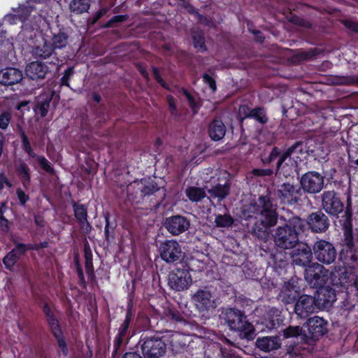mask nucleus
Returning <instances> with one entry per match:
<instances>
[{"instance_id": "60", "label": "nucleus", "mask_w": 358, "mask_h": 358, "mask_svg": "<svg viewBox=\"0 0 358 358\" xmlns=\"http://www.w3.org/2000/svg\"><path fill=\"white\" fill-rule=\"evenodd\" d=\"M202 78L203 83L208 85L213 92H215L217 90V85L215 78L208 73H203Z\"/></svg>"}, {"instance_id": "34", "label": "nucleus", "mask_w": 358, "mask_h": 358, "mask_svg": "<svg viewBox=\"0 0 358 358\" xmlns=\"http://www.w3.org/2000/svg\"><path fill=\"white\" fill-rule=\"evenodd\" d=\"M231 189V182L226 180L224 184L217 183L208 190V192L213 198L218 199L219 201L224 200L229 194Z\"/></svg>"}, {"instance_id": "58", "label": "nucleus", "mask_w": 358, "mask_h": 358, "mask_svg": "<svg viewBox=\"0 0 358 358\" xmlns=\"http://www.w3.org/2000/svg\"><path fill=\"white\" fill-rule=\"evenodd\" d=\"M152 71L153 76L155 80L165 90H169L170 87L169 85L165 82L160 75L158 68L155 66H152Z\"/></svg>"}, {"instance_id": "46", "label": "nucleus", "mask_w": 358, "mask_h": 358, "mask_svg": "<svg viewBox=\"0 0 358 358\" xmlns=\"http://www.w3.org/2000/svg\"><path fill=\"white\" fill-rule=\"evenodd\" d=\"M250 118L255 120L261 124H265L268 121L265 108L260 106L252 109Z\"/></svg>"}, {"instance_id": "20", "label": "nucleus", "mask_w": 358, "mask_h": 358, "mask_svg": "<svg viewBox=\"0 0 358 358\" xmlns=\"http://www.w3.org/2000/svg\"><path fill=\"white\" fill-rule=\"evenodd\" d=\"M319 310L314 296L301 295L295 302L294 310L300 318H306L311 313Z\"/></svg>"}, {"instance_id": "8", "label": "nucleus", "mask_w": 358, "mask_h": 358, "mask_svg": "<svg viewBox=\"0 0 358 358\" xmlns=\"http://www.w3.org/2000/svg\"><path fill=\"white\" fill-rule=\"evenodd\" d=\"M328 322L319 316L308 319L303 324V341L309 345H314L328 332Z\"/></svg>"}, {"instance_id": "32", "label": "nucleus", "mask_w": 358, "mask_h": 358, "mask_svg": "<svg viewBox=\"0 0 358 358\" xmlns=\"http://www.w3.org/2000/svg\"><path fill=\"white\" fill-rule=\"evenodd\" d=\"M226 131V126L220 117H216L210 122L208 133L211 140L214 141L222 140L224 137Z\"/></svg>"}, {"instance_id": "55", "label": "nucleus", "mask_w": 358, "mask_h": 358, "mask_svg": "<svg viewBox=\"0 0 358 358\" xmlns=\"http://www.w3.org/2000/svg\"><path fill=\"white\" fill-rule=\"evenodd\" d=\"M252 174L257 177H264V176H275V169L267 168V169H254L252 171Z\"/></svg>"}, {"instance_id": "62", "label": "nucleus", "mask_w": 358, "mask_h": 358, "mask_svg": "<svg viewBox=\"0 0 358 358\" xmlns=\"http://www.w3.org/2000/svg\"><path fill=\"white\" fill-rule=\"evenodd\" d=\"M343 26L352 32L358 34V22L352 20L345 19L341 21Z\"/></svg>"}, {"instance_id": "39", "label": "nucleus", "mask_w": 358, "mask_h": 358, "mask_svg": "<svg viewBox=\"0 0 358 358\" xmlns=\"http://www.w3.org/2000/svg\"><path fill=\"white\" fill-rule=\"evenodd\" d=\"M69 35L64 28L59 29L57 33H54L51 40V45L54 49H62L68 43Z\"/></svg>"}, {"instance_id": "51", "label": "nucleus", "mask_w": 358, "mask_h": 358, "mask_svg": "<svg viewBox=\"0 0 358 358\" xmlns=\"http://www.w3.org/2000/svg\"><path fill=\"white\" fill-rule=\"evenodd\" d=\"M14 49L13 43L9 38L0 36V52L3 55H8Z\"/></svg>"}, {"instance_id": "9", "label": "nucleus", "mask_w": 358, "mask_h": 358, "mask_svg": "<svg viewBox=\"0 0 358 358\" xmlns=\"http://www.w3.org/2000/svg\"><path fill=\"white\" fill-rule=\"evenodd\" d=\"M192 284L190 268L187 264H181L169 274L168 286L176 292L187 289Z\"/></svg>"}, {"instance_id": "26", "label": "nucleus", "mask_w": 358, "mask_h": 358, "mask_svg": "<svg viewBox=\"0 0 358 358\" xmlns=\"http://www.w3.org/2000/svg\"><path fill=\"white\" fill-rule=\"evenodd\" d=\"M281 311L276 308H270L261 318V324L264 326L262 331H270L278 328L284 322Z\"/></svg>"}, {"instance_id": "49", "label": "nucleus", "mask_w": 358, "mask_h": 358, "mask_svg": "<svg viewBox=\"0 0 358 358\" xmlns=\"http://www.w3.org/2000/svg\"><path fill=\"white\" fill-rule=\"evenodd\" d=\"M234 218L229 214L217 215L215 223L218 227H229L234 224Z\"/></svg>"}, {"instance_id": "15", "label": "nucleus", "mask_w": 358, "mask_h": 358, "mask_svg": "<svg viewBox=\"0 0 358 358\" xmlns=\"http://www.w3.org/2000/svg\"><path fill=\"white\" fill-rule=\"evenodd\" d=\"M299 182L302 192L315 194L324 188V176L315 171H309L301 176Z\"/></svg>"}, {"instance_id": "47", "label": "nucleus", "mask_w": 358, "mask_h": 358, "mask_svg": "<svg viewBox=\"0 0 358 358\" xmlns=\"http://www.w3.org/2000/svg\"><path fill=\"white\" fill-rule=\"evenodd\" d=\"M282 335L285 338H296L301 336L303 340V326H289L282 331Z\"/></svg>"}, {"instance_id": "7", "label": "nucleus", "mask_w": 358, "mask_h": 358, "mask_svg": "<svg viewBox=\"0 0 358 358\" xmlns=\"http://www.w3.org/2000/svg\"><path fill=\"white\" fill-rule=\"evenodd\" d=\"M303 192L298 185L282 182L278 185L273 190V196L280 204L295 206L302 201Z\"/></svg>"}, {"instance_id": "13", "label": "nucleus", "mask_w": 358, "mask_h": 358, "mask_svg": "<svg viewBox=\"0 0 358 358\" xmlns=\"http://www.w3.org/2000/svg\"><path fill=\"white\" fill-rule=\"evenodd\" d=\"M160 323L164 325L161 329H157V334L164 332H173L176 331V325H185L187 322L183 314L175 306H168L164 308Z\"/></svg>"}, {"instance_id": "53", "label": "nucleus", "mask_w": 358, "mask_h": 358, "mask_svg": "<svg viewBox=\"0 0 358 358\" xmlns=\"http://www.w3.org/2000/svg\"><path fill=\"white\" fill-rule=\"evenodd\" d=\"M38 161V163L41 168L49 173H53L55 170L53 167L51 166L50 163L44 156H38L36 155V157L35 158Z\"/></svg>"}, {"instance_id": "30", "label": "nucleus", "mask_w": 358, "mask_h": 358, "mask_svg": "<svg viewBox=\"0 0 358 358\" xmlns=\"http://www.w3.org/2000/svg\"><path fill=\"white\" fill-rule=\"evenodd\" d=\"M22 79V73L18 69L8 67L0 71V84L4 86L13 85Z\"/></svg>"}, {"instance_id": "3", "label": "nucleus", "mask_w": 358, "mask_h": 358, "mask_svg": "<svg viewBox=\"0 0 358 358\" xmlns=\"http://www.w3.org/2000/svg\"><path fill=\"white\" fill-rule=\"evenodd\" d=\"M350 203L342 220L343 237L339 259L345 264L355 266L358 264V232L353 233L352 220H351Z\"/></svg>"}, {"instance_id": "56", "label": "nucleus", "mask_w": 358, "mask_h": 358, "mask_svg": "<svg viewBox=\"0 0 358 358\" xmlns=\"http://www.w3.org/2000/svg\"><path fill=\"white\" fill-rule=\"evenodd\" d=\"M12 115L9 111H3L0 114V129L6 130L11 121Z\"/></svg>"}, {"instance_id": "11", "label": "nucleus", "mask_w": 358, "mask_h": 358, "mask_svg": "<svg viewBox=\"0 0 358 358\" xmlns=\"http://www.w3.org/2000/svg\"><path fill=\"white\" fill-rule=\"evenodd\" d=\"M192 301L196 309L202 315L209 313L217 307L216 299L213 296L211 286L199 288L192 295Z\"/></svg>"}, {"instance_id": "23", "label": "nucleus", "mask_w": 358, "mask_h": 358, "mask_svg": "<svg viewBox=\"0 0 358 358\" xmlns=\"http://www.w3.org/2000/svg\"><path fill=\"white\" fill-rule=\"evenodd\" d=\"M141 182L143 185L138 188L135 194L131 192L130 189L127 192L129 199L136 203H140L145 196H150L159 190V187L154 180L141 179Z\"/></svg>"}, {"instance_id": "10", "label": "nucleus", "mask_w": 358, "mask_h": 358, "mask_svg": "<svg viewBox=\"0 0 358 358\" xmlns=\"http://www.w3.org/2000/svg\"><path fill=\"white\" fill-rule=\"evenodd\" d=\"M144 358H160L166 352V344L158 336H143L138 341Z\"/></svg>"}, {"instance_id": "24", "label": "nucleus", "mask_w": 358, "mask_h": 358, "mask_svg": "<svg viewBox=\"0 0 358 358\" xmlns=\"http://www.w3.org/2000/svg\"><path fill=\"white\" fill-rule=\"evenodd\" d=\"M164 225L171 234L178 236L189 229L190 222L186 217L176 215L166 217Z\"/></svg>"}, {"instance_id": "35", "label": "nucleus", "mask_w": 358, "mask_h": 358, "mask_svg": "<svg viewBox=\"0 0 358 358\" xmlns=\"http://www.w3.org/2000/svg\"><path fill=\"white\" fill-rule=\"evenodd\" d=\"M55 53V49L51 45V42L43 39L41 45H36L33 49V55L36 58L46 59L51 57Z\"/></svg>"}, {"instance_id": "16", "label": "nucleus", "mask_w": 358, "mask_h": 358, "mask_svg": "<svg viewBox=\"0 0 358 358\" xmlns=\"http://www.w3.org/2000/svg\"><path fill=\"white\" fill-rule=\"evenodd\" d=\"M136 294L135 280H132L131 288L128 291L127 302L124 320L117 330V334L130 337V328L131 327L135 315L134 299Z\"/></svg>"}, {"instance_id": "40", "label": "nucleus", "mask_w": 358, "mask_h": 358, "mask_svg": "<svg viewBox=\"0 0 358 358\" xmlns=\"http://www.w3.org/2000/svg\"><path fill=\"white\" fill-rule=\"evenodd\" d=\"M18 135L20 137L21 139V148L24 150V152H26L30 158H36V154L34 151L31 141L26 134L24 129L20 127L18 129Z\"/></svg>"}, {"instance_id": "2", "label": "nucleus", "mask_w": 358, "mask_h": 358, "mask_svg": "<svg viewBox=\"0 0 358 358\" xmlns=\"http://www.w3.org/2000/svg\"><path fill=\"white\" fill-rule=\"evenodd\" d=\"M257 215L262 217L263 223L266 225L275 226L277 224L278 213L271 193L260 195L256 201L244 204L241 208V217L243 219L256 218Z\"/></svg>"}, {"instance_id": "17", "label": "nucleus", "mask_w": 358, "mask_h": 358, "mask_svg": "<svg viewBox=\"0 0 358 358\" xmlns=\"http://www.w3.org/2000/svg\"><path fill=\"white\" fill-rule=\"evenodd\" d=\"M313 253L318 262L327 265L334 262L337 255L334 245L322 239L317 241L314 243Z\"/></svg>"}, {"instance_id": "21", "label": "nucleus", "mask_w": 358, "mask_h": 358, "mask_svg": "<svg viewBox=\"0 0 358 358\" xmlns=\"http://www.w3.org/2000/svg\"><path fill=\"white\" fill-rule=\"evenodd\" d=\"M159 252L161 258L167 263L178 261L182 254L180 245L175 240H166L162 243Z\"/></svg>"}, {"instance_id": "28", "label": "nucleus", "mask_w": 358, "mask_h": 358, "mask_svg": "<svg viewBox=\"0 0 358 358\" xmlns=\"http://www.w3.org/2000/svg\"><path fill=\"white\" fill-rule=\"evenodd\" d=\"M338 280L341 286L345 289L350 297L353 296L358 301V276L351 273L344 272Z\"/></svg>"}, {"instance_id": "31", "label": "nucleus", "mask_w": 358, "mask_h": 358, "mask_svg": "<svg viewBox=\"0 0 358 358\" xmlns=\"http://www.w3.org/2000/svg\"><path fill=\"white\" fill-rule=\"evenodd\" d=\"M52 100V93L41 94L36 96L33 106L35 115L40 116L41 118L45 117L48 115Z\"/></svg>"}, {"instance_id": "61", "label": "nucleus", "mask_w": 358, "mask_h": 358, "mask_svg": "<svg viewBox=\"0 0 358 358\" xmlns=\"http://www.w3.org/2000/svg\"><path fill=\"white\" fill-rule=\"evenodd\" d=\"M182 92H183V94L185 96V97L187 99L189 107L191 108V109L192 110V111L194 113H196L198 107H197L195 99L189 93V92L188 90H187L186 89L183 88Z\"/></svg>"}, {"instance_id": "18", "label": "nucleus", "mask_w": 358, "mask_h": 358, "mask_svg": "<svg viewBox=\"0 0 358 358\" xmlns=\"http://www.w3.org/2000/svg\"><path fill=\"white\" fill-rule=\"evenodd\" d=\"M290 257L292 264L295 266L306 268L310 265L313 259V248L306 243H299L292 248Z\"/></svg>"}, {"instance_id": "41", "label": "nucleus", "mask_w": 358, "mask_h": 358, "mask_svg": "<svg viewBox=\"0 0 358 358\" xmlns=\"http://www.w3.org/2000/svg\"><path fill=\"white\" fill-rule=\"evenodd\" d=\"M90 7V0H72L69 4L70 11L76 15L87 12Z\"/></svg>"}, {"instance_id": "45", "label": "nucleus", "mask_w": 358, "mask_h": 358, "mask_svg": "<svg viewBox=\"0 0 358 358\" xmlns=\"http://www.w3.org/2000/svg\"><path fill=\"white\" fill-rule=\"evenodd\" d=\"M256 345L259 350L266 352L277 349V343L275 342L274 339L270 337L258 338Z\"/></svg>"}, {"instance_id": "48", "label": "nucleus", "mask_w": 358, "mask_h": 358, "mask_svg": "<svg viewBox=\"0 0 358 358\" xmlns=\"http://www.w3.org/2000/svg\"><path fill=\"white\" fill-rule=\"evenodd\" d=\"M252 113V108L248 105H241L238 108V115L239 119V124L241 132H244L243 122L247 118H250V114Z\"/></svg>"}, {"instance_id": "54", "label": "nucleus", "mask_w": 358, "mask_h": 358, "mask_svg": "<svg viewBox=\"0 0 358 358\" xmlns=\"http://www.w3.org/2000/svg\"><path fill=\"white\" fill-rule=\"evenodd\" d=\"M103 217L105 219V227H104V235H105V239L107 241H109L110 238V231H113L114 229L115 228L116 225H110V213L108 212H106L103 213Z\"/></svg>"}, {"instance_id": "59", "label": "nucleus", "mask_w": 358, "mask_h": 358, "mask_svg": "<svg viewBox=\"0 0 358 358\" xmlns=\"http://www.w3.org/2000/svg\"><path fill=\"white\" fill-rule=\"evenodd\" d=\"M74 67L73 66H69L64 73V75L61 78V85L69 87V81L71 78L74 74Z\"/></svg>"}, {"instance_id": "42", "label": "nucleus", "mask_w": 358, "mask_h": 358, "mask_svg": "<svg viewBox=\"0 0 358 358\" xmlns=\"http://www.w3.org/2000/svg\"><path fill=\"white\" fill-rule=\"evenodd\" d=\"M187 198L192 202H199L203 199L206 196V192L203 189L197 187H189L185 190Z\"/></svg>"}, {"instance_id": "22", "label": "nucleus", "mask_w": 358, "mask_h": 358, "mask_svg": "<svg viewBox=\"0 0 358 358\" xmlns=\"http://www.w3.org/2000/svg\"><path fill=\"white\" fill-rule=\"evenodd\" d=\"M260 250L265 252L264 255L262 253V256L268 257V264L269 266H273L275 269L285 268L287 261L284 252L278 251L273 246L272 248L269 247L266 241L260 245Z\"/></svg>"}, {"instance_id": "38", "label": "nucleus", "mask_w": 358, "mask_h": 358, "mask_svg": "<svg viewBox=\"0 0 358 358\" xmlns=\"http://www.w3.org/2000/svg\"><path fill=\"white\" fill-rule=\"evenodd\" d=\"M194 48L198 52L204 53L208 50L205 35L202 30H192L191 33Z\"/></svg>"}, {"instance_id": "14", "label": "nucleus", "mask_w": 358, "mask_h": 358, "mask_svg": "<svg viewBox=\"0 0 358 358\" xmlns=\"http://www.w3.org/2000/svg\"><path fill=\"white\" fill-rule=\"evenodd\" d=\"M304 278L313 287L323 286L329 279V270L317 262L313 263L305 268Z\"/></svg>"}, {"instance_id": "25", "label": "nucleus", "mask_w": 358, "mask_h": 358, "mask_svg": "<svg viewBox=\"0 0 358 358\" xmlns=\"http://www.w3.org/2000/svg\"><path fill=\"white\" fill-rule=\"evenodd\" d=\"M319 310L332 306L336 299L335 290L329 286H322L317 288L314 295Z\"/></svg>"}, {"instance_id": "4", "label": "nucleus", "mask_w": 358, "mask_h": 358, "mask_svg": "<svg viewBox=\"0 0 358 358\" xmlns=\"http://www.w3.org/2000/svg\"><path fill=\"white\" fill-rule=\"evenodd\" d=\"M301 223L296 215L285 220V223L278 226L273 234L275 245L283 250L296 246L299 242V236L304 234Z\"/></svg>"}, {"instance_id": "27", "label": "nucleus", "mask_w": 358, "mask_h": 358, "mask_svg": "<svg viewBox=\"0 0 358 358\" xmlns=\"http://www.w3.org/2000/svg\"><path fill=\"white\" fill-rule=\"evenodd\" d=\"M72 208L75 218L81 229H83L86 234L90 233L92 231V227L87 220L88 214L87 206L85 204L73 201Z\"/></svg>"}, {"instance_id": "1", "label": "nucleus", "mask_w": 358, "mask_h": 358, "mask_svg": "<svg viewBox=\"0 0 358 358\" xmlns=\"http://www.w3.org/2000/svg\"><path fill=\"white\" fill-rule=\"evenodd\" d=\"M303 146V143L301 141H296L285 151L274 146L267 156L262 155L261 161L264 166H266L278 159L275 168V176L282 175L285 178L293 177L294 173L296 171L297 164L292 159L291 156L295 152L302 153Z\"/></svg>"}, {"instance_id": "50", "label": "nucleus", "mask_w": 358, "mask_h": 358, "mask_svg": "<svg viewBox=\"0 0 358 358\" xmlns=\"http://www.w3.org/2000/svg\"><path fill=\"white\" fill-rule=\"evenodd\" d=\"M19 259V255L14 254V251L10 250L3 258L2 262L6 269L11 271Z\"/></svg>"}, {"instance_id": "57", "label": "nucleus", "mask_w": 358, "mask_h": 358, "mask_svg": "<svg viewBox=\"0 0 358 358\" xmlns=\"http://www.w3.org/2000/svg\"><path fill=\"white\" fill-rule=\"evenodd\" d=\"M109 10L110 8L108 7L101 8L91 18H89L88 22L91 24H95L101 17L106 15Z\"/></svg>"}, {"instance_id": "19", "label": "nucleus", "mask_w": 358, "mask_h": 358, "mask_svg": "<svg viewBox=\"0 0 358 358\" xmlns=\"http://www.w3.org/2000/svg\"><path fill=\"white\" fill-rule=\"evenodd\" d=\"M46 321L49 327V329L57 341V344L59 348L62 355L64 357H67L69 354V350L64 334L62 329V326L58 318L55 315H53L46 318Z\"/></svg>"}, {"instance_id": "43", "label": "nucleus", "mask_w": 358, "mask_h": 358, "mask_svg": "<svg viewBox=\"0 0 358 358\" xmlns=\"http://www.w3.org/2000/svg\"><path fill=\"white\" fill-rule=\"evenodd\" d=\"M18 176L21 178V182L24 187L27 188L31 182L30 169L24 162L19 164L17 169Z\"/></svg>"}, {"instance_id": "5", "label": "nucleus", "mask_w": 358, "mask_h": 358, "mask_svg": "<svg viewBox=\"0 0 358 358\" xmlns=\"http://www.w3.org/2000/svg\"><path fill=\"white\" fill-rule=\"evenodd\" d=\"M220 318L224 321L230 330L242 333L248 340L255 338V328L248 321L244 311L236 308H223Z\"/></svg>"}, {"instance_id": "44", "label": "nucleus", "mask_w": 358, "mask_h": 358, "mask_svg": "<svg viewBox=\"0 0 358 358\" xmlns=\"http://www.w3.org/2000/svg\"><path fill=\"white\" fill-rule=\"evenodd\" d=\"M73 264L76 272L78 277V285L81 288L86 289L87 286V282L85 280L78 253H76L73 255Z\"/></svg>"}, {"instance_id": "52", "label": "nucleus", "mask_w": 358, "mask_h": 358, "mask_svg": "<svg viewBox=\"0 0 358 358\" xmlns=\"http://www.w3.org/2000/svg\"><path fill=\"white\" fill-rule=\"evenodd\" d=\"M129 19V15H117L112 17L106 23L102 25L103 28H111L114 27V24L120 23L127 21Z\"/></svg>"}, {"instance_id": "37", "label": "nucleus", "mask_w": 358, "mask_h": 358, "mask_svg": "<svg viewBox=\"0 0 358 358\" xmlns=\"http://www.w3.org/2000/svg\"><path fill=\"white\" fill-rule=\"evenodd\" d=\"M272 226L266 225L262 222V217L260 218L259 221L255 222L252 228L248 232L253 236L257 237L260 240H264V242L268 237V231L267 228H270Z\"/></svg>"}, {"instance_id": "63", "label": "nucleus", "mask_w": 358, "mask_h": 358, "mask_svg": "<svg viewBox=\"0 0 358 358\" xmlns=\"http://www.w3.org/2000/svg\"><path fill=\"white\" fill-rule=\"evenodd\" d=\"M16 195L19 203L22 206H24L26 203L29 200V196L21 188L16 189Z\"/></svg>"}, {"instance_id": "33", "label": "nucleus", "mask_w": 358, "mask_h": 358, "mask_svg": "<svg viewBox=\"0 0 358 358\" xmlns=\"http://www.w3.org/2000/svg\"><path fill=\"white\" fill-rule=\"evenodd\" d=\"M282 301L285 303H292L300 296L299 287L290 281L284 283L280 294Z\"/></svg>"}, {"instance_id": "64", "label": "nucleus", "mask_w": 358, "mask_h": 358, "mask_svg": "<svg viewBox=\"0 0 358 358\" xmlns=\"http://www.w3.org/2000/svg\"><path fill=\"white\" fill-rule=\"evenodd\" d=\"M287 353L291 357H298L301 355L300 346L299 345H290L288 346Z\"/></svg>"}, {"instance_id": "12", "label": "nucleus", "mask_w": 358, "mask_h": 358, "mask_svg": "<svg viewBox=\"0 0 358 358\" xmlns=\"http://www.w3.org/2000/svg\"><path fill=\"white\" fill-rule=\"evenodd\" d=\"M299 220L302 222V230L304 234L308 230L313 233L322 234L327 231L330 226L328 216L322 210L312 212L306 219L299 217Z\"/></svg>"}, {"instance_id": "29", "label": "nucleus", "mask_w": 358, "mask_h": 358, "mask_svg": "<svg viewBox=\"0 0 358 358\" xmlns=\"http://www.w3.org/2000/svg\"><path fill=\"white\" fill-rule=\"evenodd\" d=\"M49 71V67L39 61L31 62L27 65L25 73L28 78L33 80L45 78Z\"/></svg>"}, {"instance_id": "6", "label": "nucleus", "mask_w": 358, "mask_h": 358, "mask_svg": "<svg viewBox=\"0 0 358 358\" xmlns=\"http://www.w3.org/2000/svg\"><path fill=\"white\" fill-rule=\"evenodd\" d=\"M349 203H350L351 220H352V201L350 194L346 196L345 201L341 194L334 190L324 191L322 194V207L327 214L338 218L339 214L344 213L338 221L342 229V220L345 218Z\"/></svg>"}, {"instance_id": "36", "label": "nucleus", "mask_w": 358, "mask_h": 358, "mask_svg": "<svg viewBox=\"0 0 358 358\" xmlns=\"http://www.w3.org/2000/svg\"><path fill=\"white\" fill-rule=\"evenodd\" d=\"M34 9V7L29 5V3L28 5H20L17 8L13 9L15 14L6 15V19L10 21L16 18L20 22H24L28 19Z\"/></svg>"}]
</instances>
